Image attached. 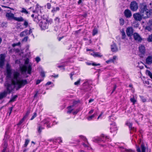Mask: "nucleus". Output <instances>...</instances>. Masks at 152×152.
Wrapping results in <instances>:
<instances>
[{
  "instance_id": "9b49d317",
  "label": "nucleus",
  "mask_w": 152,
  "mask_h": 152,
  "mask_svg": "<svg viewBox=\"0 0 152 152\" xmlns=\"http://www.w3.org/2000/svg\"><path fill=\"white\" fill-rule=\"evenodd\" d=\"M111 127H110V129L111 130L110 132L112 133L114 131L117 130V127L116 126V124L115 123H113L110 124Z\"/></svg>"
},
{
  "instance_id": "a211bd4d",
  "label": "nucleus",
  "mask_w": 152,
  "mask_h": 152,
  "mask_svg": "<svg viewBox=\"0 0 152 152\" xmlns=\"http://www.w3.org/2000/svg\"><path fill=\"white\" fill-rule=\"evenodd\" d=\"M27 35H28V31L27 29L25 30L20 34V36L21 37H24Z\"/></svg>"
},
{
  "instance_id": "c9c22d12",
  "label": "nucleus",
  "mask_w": 152,
  "mask_h": 152,
  "mask_svg": "<svg viewBox=\"0 0 152 152\" xmlns=\"http://www.w3.org/2000/svg\"><path fill=\"white\" fill-rule=\"evenodd\" d=\"M130 100L131 102L133 103V104H134L136 102V100L135 99L134 97L133 98H131L130 99Z\"/></svg>"
},
{
  "instance_id": "cd10ccee",
  "label": "nucleus",
  "mask_w": 152,
  "mask_h": 152,
  "mask_svg": "<svg viewBox=\"0 0 152 152\" xmlns=\"http://www.w3.org/2000/svg\"><path fill=\"white\" fill-rule=\"evenodd\" d=\"M5 55L1 54L0 55V61H5Z\"/></svg>"
},
{
  "instance_id": "5701e85b",
  "label": "nucleus",
  "mask_w": 152,
  "mask_h": 152,
  "mask_svg": "<svg viewBox=\"0 0 152 152\" xmlns=\"http://www.w3.org/2000/svg\"><path fill=\"white\" fill-rule=\"evenodd\" d=\"M73 106H70L67 107V109H68V110L67 111V113H70L73 110Z\"/></svg>"
},
{
  "instance_id": "bb28decb",
  "label": "nucleus",
  "mask_w": 152,
  "mask_h": 152,
  "mask_svg": "<svg viewBox=\"0 0 152 152\" xmlns=\"http://www.w3.org/2000/svg\"><path fill=\"white\" fill-rule=\"evenodd\" d=\"M23 25L25 26V28L27 27L28 25V22L27 20H24Z\"/></svg>"
},
{
  "instance_id": "680f3d73",
  "label": "nucleus",
  "mask_w": 152,
  "mask_h": 152,
  "mask_svg": "<svg viewBox=\"0 0 152 152\" xmlns=\"http://www.w3.org/2000/svg\"><path fill=\"white\" fill-rule=\"evenodd\" d=\"M80 137L81 138L83 139V140H84V141H86V140H87V139L86 137H85L84 136H83L82 135L80 136Z\"/></svg>"
},
{
  "instance_id": "37998d69",
  "label": "nucleus",
  "mask_w": 152,
  "mask_h": 152,
  "mask_svg": "<svg viewBox=\"0 0 152 152\" xmlns=\"http://www.w3.org/2000/svg\"><path fill=\"white\" fill-rule=\"evenodd\" d=\"M29 142V140H26L25 142V143L24 145V146L26 147L28 145Z\"/></svg>"
},
{
  "instance_id": "69168bd1",
  "label": "nucleus",
  "mask_w": 152,
  "mask_h": 152,
  "mask_svg": "<svg viewBox=\"0 0 152 152\" xmlns=\"http://www.w3.org/2000/svg\"><path fill=\"white\" fill-rule=\"evenodd\" d=\"M92 65L94 66H99L100 65V64H96L95 63H93L92 64Z\"/></svg>"
},
{
  "instance_id": "e433bc0d",
  "label": "nucleus",
  "mask_w": 152,
  "mask_h": 152,
  "mask_svg": "<svg viewBox=\"0 0 152 152\" xmlns=\"http://www.w3.org/2000/svg\"><path fill=\"white\" fill-rule=\"evenodd\" d=\"M120 25L122 26L124 24V20L122 18L120 19Z\"/></svg>"
},
{
  "instance_id": "6ab92c4d",
  "label": "nucleus",
  "mask_w": 152,
  "mask_h": 152,
  "mask_svg": "<svg viewBox=\"0 0 152 152\" xmlns=\"http://www.w3.org/2000/svg\"><path fill=\"white\" fill-rule=\"evenodd\" d=\"M91 55L94 57H101L102 55L99 52H93L91 53Z\"/></svg>"
},
{
  "instance_id": "7c9ffc66",
  "label": "nucleus",
  "mask_w": 152,
  "mask_h": 152,
  "mask_svg": "<svg viewBox=\"0 0 152 152\" xmlns=\"http://www.w3.org/2000/svg\"><path fill=\"white\" fill-rule=\"evenodd\" d=\"M146 74L149 76L152 79V73L149 70H147L146 71Z\"/></svg>"
},
{
  "instance_id": "b1692460",
  "label": "nucleus",
  "mask_w": 152,
  "mask_h": 152,
  "mask_svg": "<svg viewBox=\"0 0 152 152\" xmlns=\"http://www.w3.org/2000/svg\"><path fill=\"white\" fill-rule=\"evenodd\" d=\"M103 141L104 140L102 137H98L93 140V141L95 142H98L99 141Z\"/></svg>"
},
{
  "instance_id": "39448f33",
  "label": "nucleus",
  "mask_w": 152,
  "mask_h": 152,
  "mask_svg": "<svg viewBox=\"0 0 152 152\" xmlns=\"http://www.w3.org/2000/svg\"><path fill=\"white\" fill-rule=\"evenodd\" d=\"M131 10L133 11H136L138 8V6L137 2L134 1H132L130 5Z\"/></svg>"
},
{
  "instance_id": "6e6d98bb",
  "label": "nucleus",
  "mask_w": 152,
  "mask_h": 152,
  "mask_svg": "<svg viewBox=\"0 0 152 152\" xmlns=\"http://www.w3.org/2000/svg\"><path fill=\"white\" fill-rule=\"evenodd\" d=\"M35 60L37 63H38L40 61V58L39 57H37L35 58Z\"/></svg>"
},
{
  "instance_id": "0e129e2a",
  "label": "nucleus",
  "mask_w": 152,
  "mask_h": 152,
  "mask_svg": "<svg viewBox=\"0 0 152 152\" xmlns=\"http://www.w3.org/2000/svg\"><path fill=\"white\" fill-rule=\"evenodd\" d=\"M101 137H102L103 138L105 137L106 139H109L108 137V136H105L104 134H102L101 135Z\"/></svg>"
},
{
  "instance_id": "864d4df0",
  "label": "nucleus",
  "mask_w": 152,
  "mask_h": 152,
  "mask_svg": "<svg viewBox=\"0 0 152 152\" xmlns=\"http://www.w3.org/2000/svg\"><path fill=\"white\" fill-rule=\"evenodd\" d=\"M47 8L48 9H50L51 7V5L50 3H48L47 4Z\"/></svg>"
},
{
  "instance_id": "c03bdc74",
  "label": "nucleus",
  "mask_w": 152,
  "mask_h": 152,
  "mask_svg": "<svg viewBox=\"0 0 152 152\" xmlns=\"http://www.w3.org/2000/svg\"><path fill=\"white\" fill-rule=\"evenodd\" d=\"M25 119V117H23V118L19 121L18 125H20L23 122Z\"/></svg>"
},
{
  "instance_id": "2f4dec72",
  "label": "nucleus",
  "mask_w": 152,
  "mask_h": 152,
  "mask_svg": "<svg viewBox=\"0 0 152 152\" xmlns=\"http://www.w3.org/2000/svg\"><path fill=\"white\" fill-rule=\"evenodd\" d=\"M59 8L58 7H57L56 8L53 7V10H52L51 12L53 13H54L57 11L59 10Z\"/></svg>"
},
{
  "instance_id": "393cba45",
  "label": "nucleus",
  "mask_w": 152,
  "mask_h": 152,
  "mask_svg": "<svg viewBox=\"0 0 152 152\" xmlns=\"http://www.w3.org/2000/svg\"><path fill=\"white\" fill-rule=\"evenodd\" d=\"M18 97V96L17 95H15L14 96L11 98L10 99V100L9 102H14L15 101L16 99Z\"/></svg>"
},
{
  "instance_id": "a878e982",
  "label": "nucleus",
  "mask_w": 152,
  "mask_h": 152,
  "mask_svg": "<svg viewBox=\"0 0 152 152\" xmlns=\"http://www.w3.org/2000/svg\"><path fill=\"white\" fill-rule=\"evenodd\" d=\"M20 12L22 13H24L25 14H27L28 13V12L27 11L25 8H22V10L20 11Z\"/></svg>"
},
{
  "instance_id": "4be33fe9",
  "label": "nucleus",
  "mask_w": 152,
  "mask_h": 152,
  "mask_svg": "<svg viewBox=\"0 0 152 152\" xmlns=\"http://www.w3.org/2000/svg\"><path fill=\"white\" fill-rule=\"evenodd\" d=\"M116 58V56H114L112 58L110 59L109 60L106 61L107 63H108L110 62H114V61L115 60Z\"/></svg>"
},
{
  "instance_id": "1a4fd4ad",
  "label": "nucleus",
  "mask_w": 152,
  "mask_h": 152,
  "mask_svg": "<svg viewBox=\"0 0 152 152\" xmlns=\"http://www.w3.org/2000/svg\"><path fill=\"white\" fill-rule=\"evenodd\" d=\"M133 37L134 39L136 41L140 42L142 40V39L140 36L137 33H134L133 34Z\"/></svg>"
},
{
  "instance_id": "4468645a",
  "label": "nucleus",
  "mask_w": 152,
  "mask_h": 152,
  "mask_svg": "<svg viewBox=\"0 0 152 152\" xmlns=\"http://www.w3.org/2000/svg\"><path fill=\"white\" fill-rule=\"evenodd\" d=\"M6 16L8 19L10 20L14 18V15L11 12L7 13Z\"/></svg>"
},
{
  "instance_id": "e2e57ef3",
  "label": "nucleus",
  "mask_w": 152,
  "mask_h": 152,
  "mask_svg": "<svg viewBox=\"0 0 152 152\" xmlns=\"http://www.w3.org/2000/svg\"><path fill=\"white\" fill-rule=\"evenodd\" d=\"M65 66V65H59L58 66V67L59 68H61V67H63V69L64 70L65 69V68H64V67Z\"/></svg>"
},
{
  "instance_id": "6e6552de",
  "label": "nucleus",
  "mask_w": 152,
  "mask_h": 152,
  "mask_svg": "<svg viewBox=\"0 0 152 152\" xmlns=\"http://www.w3.org/2000/svg\"><path fill=\"white\" fill-rule=\"evenodd\" d=\"M7 76L9 78H11L12 76L11 70L9 64H7L6 66Z\"/></svg>"
},
{
  "instance_id": "2eb2a0df",
  "label": "nucleus",
  "mask_w": 152,
  "mask_h": 152,
  "mask_svg": "<svg viewBox=\"0 0 152 152\" xmlns=\"http://www.w3.org/2000/svg\"><path fill=\"white\" fill-rule=\"evenodd\" d=\"M146 63L148 64H151L152 63V56H148L146 59Z\"/></svg>"
},
{
  "instance_id": "de8ad7c7",
  "label": "nucleus",
  "mask_w": 152,
  "mask_h": 152,
  "mask_svg": "<svg viewBox=\"0 0 152 152\" xmlns=\"http://www.w3.org/2000/svg\"><path fill=\"white\" fill-rule=\"evenodd\" d=\"M147 24L150 26H152V19L150 20L147 23Z\"/></svg>"
},
{
  "instance_id": "72a5a7b5",
  "label": "nucleus",
  "mask_w": 152,
  "mask_h": 152,
  "mask_svg": "<svg viewBox=\"0 0 152 152\" xmlns=\"http://www.w3.org/2000/svg\"><path fill=\"white\" fill-rule=\"evenodd\" d=\"M98 33V30L96 28H94L93 31L92 35L94 36L96 34Z\"/></svg>"
},
{
  "instance_id": "79ce46f5",
  "label": "nucleus",
  "mask_w": 152,
  "mask_h": 152,
  "mask_svg": "<svg viewBox=\"0 0 152 152\" xmlns=\"http://www.w3.org/2000/svg\"><path fill=\"white\" fill-rule=\"evenodd\" d=\"M80 79H79L78 80H77V82H76L74 83V85H75L77 86L80 84Z\"/></svg>"
},
{
  "instance_id": "338daca9",
  "label": "nucleus",
  "mask_w": 152,
  "mask_h": 152,
  "mask_svg": "<svg viewBox=\"0 0 152 152\" xmlns=\"http://www.w3.org/2000/svg\"><path fill=\"white\" fill-rule=\"evenodd\" d=\"M125 149V151L127 152H132L133 151L131 149Z\"/></svg>"
},
{
  "instance_id": "ea45409f",
  "label": "nucleus",
  "mask_w": 152,
  "mask_h": 152,
  "mask_svg": "<svg viewBox=\"0 0 152 152\" xmlns=\"http://www.w3.org/2000/svg\"><path fill=\"white\" fill-rule=\"evenodd\" d=\"M20 44V42H19L16 43H13L12 44V46L13 47H15L17 46H19Z\"/></svg>"
},
{
  "instance_id": "f3484780",
  "label": "nucleus",
  "mask_w": 152,
  "mask_h": 152,
  "mask_svg": "<svg viewBox=\"0 0 152 152\" xmlns=\"http://www.w3.org/2000/svg\"><path fill=\"white\" fill-rule=\"evenodd\" d=\"M7 94V92L4 91L3 92L0 94V99H1L6 97Z\"/></svg>"
},
{
  "instance_id": "0eeeda50",
  "label": "nucleus",
  "mask_w": 152,
  "mask_h": 152,
  "mask_svg": "<svg viewBox=\"0 0 152 152\" xmlns=\"http://www.w3.org/2000/svg\"><path fill=\"white\" fill-rule=\"evenodd\" d=\"M134 30L133 28L131 27H128L126 28V33L127 36L130 37L133 35Z\"/></svg>"
},
{
  "instance_id": "052dcab7",
  "label": "nucleus",
  "mask_w": 152,
  "mask_h": 152,
  "mask_svg": "<svg viewBox=\"0 0 152 152\" xmlns=\"http://www.w3.org/2000/svg\"><path fill=\"white\" fill-rule=\"evenodd\" d=\"M116 87H117L116 85H115L114 86L113 88V89L111 92V94H113V92L115 91L116 89Z\"/></svg>"
},
{
  "instance_id": "3c124183",
  "label": "nucleus",
  "mask_w": 152,
  "mask_h": 152,
  "mask_svg": "<svg viewBox=\"0 0 152 152\" xmlns=\"http://www.w3.org/2000/svg\"><path fill=\"white\" fill-rule=\"evenodd\" d=\"M37 116V114L36 113H34V115L32 116L30 120H33Z\"/></svg>"
},
{
  "instance_id": "c85d7f7f",
  "label": "nucleus",
  "mask_w": 152,
  "mask_h": 152,
  "mask_svg": "<svg viewBox=\"0 0 152 152\" xmlns=\"http://www.w3.org/2000/svg\"><path fill=\"white\" fill-rule=\"evenodd\" d=\"M121 33L122 34V39H125L126 36L125 33L123 29L122 30V31H121Z\"/></svg>"
},
{
  "instance_id": "09e8293b",
  "label": "nucleus",
  "mask_w": 152,
  "mask_h": 152,
  "mask_svg": "<svg viewBox=\"0 0 152 152\" xmlns=\"http://www.w3.org/2000/svg\"><path fill=\"white\" fill-rule=\"evenodd\" d=\"M28 37L27 36L25 37L23 39H22V41L23 42H27V41Z\"/></svg>"
},
{
  "instance_id": "9d476101",
  "label": "nucleus",
  "mask_w": 152,
  "mask_h": 152,
  "mask_svg": "<svg viewBox=\"0 0 152 152\" xmlns=\"http://www.w3.org/2000/svg\"><path fill=\"white\" fill-rule=\"evenodd\" d=\"M124 13L125 16L127 18H129L132 16V14L131 11L128 9L126 10Z\"/></svg>"
},
{
  "instance_id": "49530a36",
  "label": "nucleus",
  "mask_w": 152,
  "mask_h": 152,
  "mask_svg": "<svg viewBox=\"0 0 152 152\" xmlns=\"http://www.w3.org/2000/svg\"><path fill=\"white\" fill-rule=\"evenodd\" d=\"M79 102V101H74L73 102V104L71 106H73V107H74L75 106V105H76Z\"/></svg>"
},
{
  "instance_id": "f704fd0d",
  "label": "nucleus",
  "mask_w": 152,
  "mask_h": 152,
  "mask_svg": "<svg viewBox=\"0 0 152 152\" xmlns=\"http://www.w3.org/2000/svg\"><path fill=\"white\" fill-rule=\"evenodd\" d=\"M126 124L129 126V128L130 130H132V123H126Z\"/></svg>"
},
{
  "instance_id": "473e14b6",
  "label": "nucleus",
  "mask_w": 152,
  "mask_h": 152,
  "mask_svg": "<svg viewBox=\"0 0 152 152\" xmlns=\"http://www.w3.org/2000/svg\"><path fill=\"white\" fill-rule=\"evenodd\" d=\"M44 128L40 126H39L38 128V132L40 134L42 129H43Z\"/></svg>"
},
{
  "instance_id": "20e7f679",
  "label": "nucleus",
  "mask_w": 152,
  "mask_h": 152,
  "mask_svg": "<svg viewBox=\"0 0 152 152\" xmlns=\"http://www.w3.org/2000/svg\"><path fill=\"white\" fill-rule=\"evenodd\" d=\"M133 17L136 21H140L143 18L142 15L139 12L134 13L133 14Z\"/></svg>"
},
{
  "instance_id": "774afa93",
  "label": "nucleus",
  "mask_w": 152,
  "mask_h": 152,
  "mask_svg": "<svg viewBox=\"0 0 152 152\" xmlns=\"http://www.w3.org/2000/svg\"><path fill=\"white\" fill-rule=\"evenodd\" d=\"M32 29L30 28L29 31V32H28V35H30L31 33H32Z\"/></svg>"
},
{
  "instance_id": "8fccbe9b",
  "label": "nucleus",
  "mask_w": 152,
  "mask_h": 152,
  "mask_svg": "<svg viewBox=\"0 0 152 152\" xmlns=\"http://www.w3.org/2000/svg\"><path fill=\"white\" fill-rule=\"evenodd\" d=\"M8 145L7 144V141L6 140L4 141V147L3 148H7V146Z\"/></svg>"
},
{
  "instance_id": "c756f323",
  "label": "nucleus",
  "mask_w": 152,
  "mask_h": 152,
  "mask_svg": "<svg viewBox=\"0 0 152 152\" xmlns=\"http://www.w3.org/2000/svg\"><path fill=\"white\" fill-rule=\"evenodd\" d=\"M39 10V9L38 7V5L37 4L36 5V9L33 11V12L34 13H37Z\"/></svg>"
},
{
  "instance_id": "f03ea898",
  "label": "nucleus",
  "mask_w": 152,
  "mask_h": 152,
  "mask_svg": "<svg viewBox=\"0 0 152 152\" xmlns=\"http://www.w3.org/2000/svg\"><path fill=\"white\" fill-rule=\"evenodd\" d=\"M140 13L142 16L143 18H148L150 15L151 10L147 8L146 5L142 4L140 7Z\"/></svg>"
},
{
  "instance_id": "bf43d9fd",
  "label": "nucleus",
  "mask_w": 152,
  "mask_h": 152,
  "mask_svg": "<svg viewBox=\"0 0 152 152\" xmlns=\"http://www.w3.org/2000/svg\"><path fill=\"white\" fill-rule=\"evenodd\" d=\"M42 80H37L36 81V84H39L40 82L42 81Z\"/></svg>"
},
{
  "instance_id": "13d9d810",
  "label": "nucleus",
  "mask_w": 152,
  "mask_h": 152,
  "mask_svg": "<svg viewBox=\"0 0 152 152\" xmlns=\"http://www.w3.org/2000/svg\"><path fill=\"white\" fill-rule=\"evenodd\" d=\"M45 124H46L47 125V126L48 128L50 127L49 122H46L45 123Z\"/></svg>"
},
{
  "instance_id": "4c0bfd02",
  "label": "nucleus",
  "mask_w": 152,
  "mask_h": 152,
  "mask_svg": "<svg viewBox=\"0 0 152 152\" xmlns=\"http://www.w3.org/2000/svg\"><path fill=\"white\" fill-rule=\"evenodd\" d=\"M151 26H146L145 27V29L146 30H148L149 31H150L152 30V28L151 27Z\"/></svg>"
},
{
  "instance_id": "423d86ee",
  "label": "nucleus",
  "mask_w": 152,
  "mask_h": 152,
  "mask_svg": "<svg viewBox=\"0 0 152 152\" xmlns=\"http://www.w3.org/2000/svg\"><path fill=\"white\" fill-rule=\"evenodd\" d=\"M136 151L137 152H141L140 147L137 145H136ZM142 152H145L146 148L143 144H142L140 145Z\"/></svg>"
},
{
  "instance_id": "a18cd8bd",
  "label": "nucleus",
  "mask_w": 152,
  "mask_h": 152,
  "mask_svg": "<svg viewBox=\"0 0 152 152\" xmlns=\"http://www.w3.org/2000/svg\"><path fill=\"white\" fill-rule=\"evenodd\" d=\"M5 61H0V67H2L4 64V62Z\"/></svg>"
},
{
  "instance_id": "5fc2aeb1",
  "label": "nucleus",
  "mask_w": 152,
  "mask_h": 152,
  "mask_svg": "<svg viewBox=\"0 0 152 152\" xmlns=\"http://www.w3.org/2000/svg\"><path fill=\"white\" fill-rule=\"evenodd\" d=\"M94 115H92L91 116H89L88 118V120H91V119L94 118Z\"/></svg>"
},
{
  "instance_id": "dca6fc26",
  "label": "nucleus",
  "mask_w": 152,
  "mask_h": 152,
  "mask_svg": "<svg viewBox=\"0 0 152 152\" xmlns=\"http://www.w3.org/2000/svg\"><path fill=\"white\" fill-rule=\"evenodd\" d=\"M111 49L113 52H116L118 50V48L115 43L111 45Z\"/></svg>"
},
{
  "instance_id": "603ef678",
  "label": "nucleus",
  "mask_w": 152,
  "mask_h": 152,
  "mask_svg": "<svg viewBox=\"0 0 152 152\" xmlns=\"http://www.w3.org/2000/svg\"><path fill=\"white\" fill-rule=\"evenodd\" d=\"M40 75L42 77H45V72L43 71L41 72Z\"/></svg>"
},
{
  "instance_id": "f8f14e48",
  "label": "nucleus",
  "mask_w": 152,
  "mask_h": 152,
  "mask_svg": "<svg viewBox=\"0 0 152 152\" xmlns=\"http://www.w3.org/2000/svg\"><path fill=\"white\" fill-rule=\"evenodd\" d=\"M40 27L42 30H45L48 28V24L46 22H42L40 25Z\"/></svg>"
},
{
  "instance_id": "4d7b16f0",
  "label": "nucleus",
  "mask_w": 152,
  "mask_h": 152,
  "mask_svg": "<svg viewBox=\"0 0 152 152\" xmlns=\"http://www.w3.org/2000/svg\"><path fill=\"white\" fill-rule=\"evenodd\" d=\"M140 97L141 98V99H142V100L143 102H145L146 101V99L144 98V97L142 96H140Z\"/></svg>"
},
{
  "instance_id": "f257e3e1",
  "label": "nucleus",
  "mask_w": 152,
  "mask_h": 152,
  "mask_svg": "<svg viewBox=\"0 0 152 152\" xmlns=\"http://www.w3.org/2000/svg\"><path fill=\"white\" fill-rule=\"evenodd\" d=\"M20 75V74L18 72H15L11 79L12 83L10 84L7 83H5V86L6 87V91L7 92V94L11 93L14 88L15 85L18 86L16 88V90H17L28 83L27 80L19 77Z\"/></svg>"
},
{
  "instance_id": "7ed1b4c3",
  "label": "nucleus",
  "mask_w": 152,
  "mask_h": 152,
  "mask_svg": "<svg viewBox=\"0 0 152 152\" xmlns=\"http://www.w3.org/2000/svg\"><path fill=\"white\" fill-rule=\"evenodd\" d=\"M29 63V59L27 58L25 61V65H23L22 66L20 67L21 71L22 72L25 73L27 71L28 73V74H31V65H29L28 66H27V64H28Z\"/></svg>"
},
{
  "instance_id": "aec40b11",
  "label": "nucleus",
  "mask_w": 152,
  "mask_h": 152,
  "mask_svg": "<svg viewBox=\"0 0 152 152\" xmlns=\"http://www.w3.org/2000/svg\"><path fill=\"white\" fill-rule=\"evenodd\" d=\"M42 18L41 16L38 15L37 17L36 16L35 18H34V21L37 23H38Z\"/></svg>"
},
{
  "instance_id": "ddd939ff",
  "label": "nucleus",
  "mask_w": 152,
  "mask_h": 152,
  "mask_svg": "<svg viewBox=\"0 0 152 152\" xmlns=\"http://www.w3.org/2000/svg\"><path fill=\"white\" fill-rule=\"evenodd\" d=\"M139 50L140 52L143 55L145 54V47L144 45H141L139 46Z\"/></svg>"
},
{
  "instance_id": "a19ab883",
  "label": "nucleus",
  "mask_w": 152,
  "mask_h": 152,
  "mask_svg": "<svg viewBox=\"0 0 152 152\" xmlns=\"http://www.w3.org/2000/svg\"><path fill=\"white\" fill-rule=\"evenodd\" d=\"M148 42H152V35L149 36L148 38Z\"/></svg>"
},
{
  "instance_id": "412c9836",
  "label": "nucleus",
  "mask_w": 152,
  "mask_h": 152,
  "mask_svg": "<svg viewBox=\"0 0 152 152\" xmlns=\"http://www.w3.org/2000/svg\"><path fill=\"white\" fill-rule=\"evenodd\" d=\"M14 19L16 21L18 22H22L24 20V19L21 17H15L14 18Z\"/></svg>"
},
{
  "instance_id": "58836bf2",
  "label": "nucleus",
  "mask_w": 152,
  "mask_h": 152,
  "mask_svg": "<svg viewBox=\"0 0 152 152\" xmlns=\"http://www.w3.org/2000/svg\"><path fill=\"white\" fill-rule=\"evenodd\" d=\"M30 110H28L27 111L26 115L24 116V117H25V118L26 119L27 117L28 116V115H29V114L30 113Z\"/></svg>"
}]
</instances>
